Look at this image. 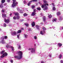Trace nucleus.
Instances as JSON below:
<instances>
[{"label":"nucleus","instance_id":"obj_1","mask_svg":"<svg viewBox=\"0 0 63 63\" xmlns=\"http://www.w3.org/2000/svg\"><path fill=\"white\" fill-rule=\"evenodd\" d=\"M17 53L18 55V56H15V58H17V59H18V60H20L22 58L23 53H22V51H20L17 52Z\"/></svg>","mask_w":63,"mask_h":63},{"label":"nucleus","instance_id":"obj_2","mask_svg":"<svg viewBox=\"0 0 63 63\" xmlns=\"http://www.w3.org/2000/svg\"><path fill=\"white\" fill-rule=\"evenodd\" d=\"M12 1H13V4L12 5V7H15L17 4H18V2L16 1V0H12Z\"/></svg>","mask_w":63,"mask_h":63},{"label":"nucleus","instance_id":"obj_3","mask_svg":"<svg viewBox=\"0 0 63 63\" xmlns=\"http://www.w3.org/2000/svg\"><path fill=\"white\" fill-rule=\"evenodd\" d=\"M36 9L33 10V12H32V14H31V16H34L36 14Z\"/></svg>","mask_w":63,"mask_h":63},{"label":"nucleus","instance_id":"obj_4","mask_svg":"<svg viewBox=\"0 0 63 63\" xmlns=\"http://www.w3.org/2000/svg\"><path fill=\"white\" fill-rule=\"evenodd\" d=\"M45 33H46V32L44 30H43V31H40V34H41V35H44V34Z\"/></svg>","mask_w":63,"mask_h":63},{"label":"nucleus","instance_id":"obj_5","mask_svg":"<svg viewBox=\"0 0 63 63\" xmlns=\"http://www.w3.org/2000/svg\"><path fill=\"white\" fill-rule=\"evenodd\" d=\"M4 22L6 23H9V20L8 19H6V18H4Z\"/></svg>","mask_w":63,"mask_h":63},{"label":"nucleus","instance_id":"obj_6","mask_svg":"<svg viewBox=\"0 0 63 63\" xmlns=\"http://www.w3.org/2000/svg\"><path fill=\"white\" fill-rule=\"evenodd\" d=\"M17 34L16 32V31H14L11 33V35L13 36H16Z\"/></svg>","mask_w":63,"mask_h":63},{"label":"nucleus","instance_id":"obj_7","mask_svg":"<svg viewBox=\"0 0 63 63\" xmlns=\"http://www.w3.org/2000/svg\"><path fill=\"white\" fill-rule=\"evenodd\" d=\"M47 6H48V4H44V5H42L41 6V7L42 8H44V7H45H45H46V6H47Z\"/></svg>","mask_w":63,"mask_h":63},{"label":"nucleus","instance_id":"obj_8","mask_svg":"<svg viewBox=\"0 0 63 63\" xmlns=\"http://www.w3.org/2000/svg\"><path fill=\"white\" fill-rule=\"evenodd\" d=\"M32 25L33 27H34V26H35V22L34 21L32 23Z\"/></svg>","mask_w":63,"mask_h":63},{"label":"nucleus","instance_id":"obj_9","mask_svg":"<svg viewBox=\"0 0 63 63\" xmlns=\"http://www.w3.org/2000/svg\"><path fill=\"white\" fill-rule=\"evenodd\" d=\"M35 50L34 48H32V50L31 51V53H35Z\"/></svg>","mask_w":63,"mask_h":63},{"label":"nucleus","instance_id":"obj_10","mask_svg":"<svg viewBox=\"0 0 63 63\" xmlns=\"http://www.w3.org/2000/svg\"><path fill=\"white\" fill-rule=\"evenodd\" d=\"M2 17H6V16H7L5 14H2Z\"/></svg>","mask_w":63,"mask_h":63},{"label":"nucleus","instance_id":"obj_11","mask_svg":"<svg viewBox=\"0 0 63 63\" xmlns=\"http://www.w3.org/2000/svg\"><path fill=\"white\" fill-rule=\"evenodd\" d=\"M3 54V55H4V56H6L8 55V53L6 52H4Z\"/></svg>","mask_w":63,"mask_h":63},{"label":"nucleus","instance_id":"obj_12","mask_svg":"<svg viewBox=\"0 0 63 63\" xmlns=\"http://www.w3.org/2000/svg\"><path fill=\"white\" fill-rule=\"evenodd\" d=\"M4 7V6L3 5V3H1L0 5V8H3Z\"/></svg>","mask_w":63,"mask_h":63},{"label":"nucleus","instance_id":"obj_13","mask_svg":"<svg viewBox=\"0 0 63 63\" xmlns=\"http://www.w3.org/2000/svg\"><path fill=\"white\" fill-rule=\"evenodd\" d=\"M57 15L58 16H59L60 15H61V13H60V12H58L57 13Z\"/></svg>","mask_w":63,"mask_h":63},{"label":"nucleus","instance_id":"obj_14","mask_svg":"<svg viewBox=\"0 0 63 63\" xmlns=\"http://www.w3.org/2000/svg\"><path fill=\"white\" fill-rule=\"evenodd\" d=\"M36 9L38 11H41V9L40 7H38L36 8Z\"/></svg>","mask_w":63,"mask_h":63},{"label":"nucleus","instance_id":"obj_15","mask_svg":"<svg viewBox=\"0 0 63 63\" xmlns=\"http://www.w3.org/2000/svg\"><path fill=\"white\" fill-rule=\"evenodd\" d=\"M21 32V30H18V31L17 32V33L18 34V33H20Z\"/></svg>","mask_w":63,"mask_h":63},{"label":"nucleus","instance_id":"obj_16","mask_svg":"<svg viewBox=\"0 0 63 63\" xmlns=\"http://www.w3.org/2000/svg\"><path fill=\"white\" fill-rule=\"evenodd\" d=\"M44 10L45 11V10H47V6L45 7L44 9Z\"/></svg>","mask_w":63,"mask_h":63},{"label":"nucleus","instance_id":"obj_17","mask_svg":"<svg viewBox=\"0 0 63 63\" xmlns=\"http://www.w3.org/2000/svg\"><path fill=\"white\" fill-rule=\"evenodd\" d=\"M11 48H12V50L14 51V47L13 46H11Z\"/></svg>","mask_w":63,"mask_h":63},{"label":"nucleus","instance_id":"obj_18","mask_svg":"<svg viewBox=\"0 0 63 63\" xmlns=\"http://www.w3.org/2000/svg\"><path fill=\"white\" fill-rule=\"evenodd\" d=\"M32 2L31 1H30L28 4V5L29 6H30V4H31V2Z\"/></svg>","mask_w":63,"mask_h":63},{"label":"nucleus","instance_id":"obj_19","mask_svg":"<svg viewBox=\"0 0 63 63\" xmlns=\"http://www.w3.org/2000/svg\"><path fill=\"white\" fill-rule=\"evenodd\" d=\"M4 57H5V56L4 55H3V54L1 56H0V58L2 59V58H4Z\"/></svg>","mask_w":63,"mask_h":63},{"label":"nucleus","instance_id":"obj_20","mask_svg":"<svg viewBox=\"0 0 63 63\" xmlns=\"http://www.w3.org/2000/svg\"><path fill=\"white\" fill-rule=\"evenodd\" d=\"M62 56V55L61 54H60L59 57V58H60V59H61Z\"/></svg>","mask_w":63,"mask_h":63},{"label":"nucleus","instance_id":"obj_21","mask_svg":"<svg viewBox=\"0 0 63 63\" xmlns=\"http://www.w3.org/2000/svg\"><path fill=\"white\" fill-rule=\"evenodd\" d=\"M58 45H59V47H61V46H62V44H61V43H58Z\"/></svg>","mask_w":63,"mask_h":63},{"label":"nucleus","instance_id":"obj_22","mask_svg":"<svg viewBox=\"0 0 63 63\" xmlns=\"http://www.w3.org/2000/svg\"><path fill=\"white\" fill-rule=\"evenodd\" d=\"M43 21H44V22H45V21H46V18L45 17H43Z\"/></svg>","mask_w":63,"mask_h":63},{"label":"nucleus","instance_id":"obj_23","mask_svg":"<svg viewBox=\"0 0 63 63\" xmlns=\"http://www.w3.org/2000/svg\"><path fill=\"white\" fill-rule=\"evenodd\" d=\"M5 51H2L1 52H0V54H3L5 52Z\"/></svg>","mask_w":63,"mask_h":63},{"label":"nucleus","instance_id":"obj_24","mask_svg":"<svg viewBox=\"0 0 63 63\" xmlns=\"http://www.w3.org/2000/svg\"><path fill=\"white\" fill-rule=\"evenodd\" d=\"M28 15V14L26 13H24V14L23 15L24 16H27V15Z\"/></svg>","mask_w":63,"mask_h":63},{"label":"nucleus","instance_id":"obj_25","mask_svg":"<svg viewBox=\"0 0 63 63\" xmlns=\"http://www.w3.org/2000/svg\"><path fill=\"white\" fill-rule=\"evenodd\" d=\"M57 20V18L54 19H53V20H52V21H53V22H54V21H56Z\"/></svg>","mask_w":63,"mask_h":63},{"label":"nucleus","instance_id":"obj_26","mask_svg":"<svg viewBox=\"0 0 63 63\" xmlns=\"http://www.w3.org/2000/svg\"><path fill=\"white\" fill-rule=\"evenodd\" d=\"M19 18H20V17H19V16H17L16 17V19H19Z\"/></svg>","mask_w":63,"mask_h":63},{"label":"nucleus","instance_id":"obj_27","mask_svg":"<svg viewBox=\"0 0 63 63\" xmlns=\"http://www.w3.org/2000/svg\"><path fill=\"white\" fill-rule=\"evenodd\" d=\"M5 2V0H2L1 3H4Z\"/></svg>","mask_w":63,"mask_h":63},{"label":"nucleus","instance_id":"obj_28","mask_svg":"<svg viewBox=\"0 0 63 63\" xmlns=\"http://www.w3.org/2000/svg\"><path fill=\"white\" fill-rule=\"evenodd\" d=\"M4 38L5 39H8V36H4Z\"/></svg>","mask_w":63,"mask_h":63},{"label":"nucleus","instance_id":"obj_29","mask_svg":"<svg viewBox=\"0 0 63 63\" xmlns=\"http://www.w3.org/2000/svg\"><path fill=\"white\" fill-rule=\"evenodd\" d=\"M1 42L2 44H4V43H5V41H4V40H2L1 41Z\"/></svg>","mask_w":63,"mask_h":63},{"label":"nucleus","instance_id":"obj_30","mask_svg":"<svg viewBox=\"0 0 63 63\" xmlns=\"http://www.w3.org/2000/svg\"><path fill=\"white\" fill-rule=\"evenodd\" d=\"M24 35L25 36V38H27V37H28V35L26 34H24Z\"/></svg>","mask_w":63,"mask_h":63},{"label":"nucleus","instance_id":"obj_31","mask_svg":"<svg viewBox=\"0 0 63 63\" xmlns=\"http://www.w3.org/2000/svg\"><path fill=\"white\" fill-rule=\"evenodd\" d=\"M31 2H37V0H31Z\"/></svg>","mask_w":63,"mask_h":63},{"label":"nucleus","instance_id":"obj_32","mask_svg":"<svg viewBox=\"0 0 63 63\" xmlns=\"http://www.w3.org/2000/svg\"><path fill=\"white\" fill-rule=\"evenodd\" d=\"M43 1L44 3H45V4H46V3H47V1L46 0H43Z\"/></svg>","mask_w":63,"mask_h":63},{"label":"nucleus","instance_id":"obj_33","mask_svg":"<svg viewBox=\"0 0 63 63\" xmlns=\"http://www.w3.org/2000/svg\"><path fill=\"white\" fill-rule=\"evenodd\" d=\"M19 14L17 12H16V13H15V16H17Z\"/></svg>","mask_w":63,"mask_h":63},{"label":"nucleus","instance_id":"obj_34","mask_svg":"<svg viewBox=\"0 0 63 63\" xmlns=\"http://www.w3.org/2000/svg\"><path fill=\"white\" fill-rule=\"evenodd\" d=\"M48 17H49V18H51V17H52V16L51 15H48Z\"/></svg>","mask_w":63,"mask_h":63},{"label":"nucleus","instance_id":"obj_35","mask_svg":"<svg viewBox=\"0 0 63 63\" xmlns=\"http://www.w3.org/2000/svg\"><path fill=\"white\" fill-rule=\"evenodd\" d=\"M1 12H2V13H4L5 12V10H4L2 9V10Z\"/></svg>","mask_w":63,"mask_h":63},{"label":"nucleus","instance_id":"obj_36","mask_svg":"<svg viewBox=\"0 0 63 63\" xmlns=\"http://www.w3.org/2000/svg\"><path fill=\"white\" fill-rule=\"evenodd\" d=\"M34 8H35V6L34 5H32V9H34Z\"/></svg>","mask_w":63,"mask_h":63},{"label":"nucleus","instance_id":"obj_37","mask_svg":"<svg viewBox=\"0 0 63 63\" xmlns=\"http://www.w3.org/2000/svg\"><path fill=\"white\" fill-rule=\"evenodd\" d=\"M13 19H15V20L16 19V17L15 16H14L13 17Z\"/></svg>","mask_w":63,"mask_h":63},{"label":"nucleus","instance_id":"obj_38","mask_svg":"<svg viewBox=\"0 0 63 63\" xmlns=\"http://www.w3.org/2000/svg\"><path fill=\"white\" fill-rule=\"evenodd\" d=\"M0 39L1 40H4V38L3 37H2Z\"/></svg>","mask_w":63,"mask_h":63},{"label":"nucleus","instance_id":"obj_39","mask_svg":"<svg viewBox=\"0 0 63 63\" xmlns=\"http://www.w3.org/2000/svg\"><path fill=\"white\" fill-rule=\"evenodd\" d=\"M53 10V11H55V7H53V8H52Z\"/></svg>","mask_w":63,"mask_h":63},{"label":"nucleus","instance_id":"obj_40","mask_svg":"<svg viewBox=\"0 0 63 63\" xmlns=\"http://www.w3.org/2000/svg\"><path fill=\"white\" fill-rule=\"evenodd\" d=\"M43 27V30H46V28H45V27Z\"/></svg>","mask_w":63,"mask_h":63},{"label":"nucleus","instance_id":"obj_41","mask_svg":"<svg viewBox=\"0 0 63 63\" xmlns=\"http://www.w3.org/2000/svg\"><path fill=\"white\" fill-rule=\"evenodd\" d=\"M17 11H20V9L18 8H17Z\"/></svg>","mask_w":63,"mask_h":63},{"label":"nucleus","instance_id":"obj_42","mask_svg":"<svg viewBox=\"0 0 63 63\" xmlns=\"http://www.w3.org/2000/svg\"><path fill=\"white\" fill-rule=\"evenodd\" d=\"M25 25H26V26H28V24H26L25 23Z\"/></svg>","mask_w":63,"mask_h":63},{"label":"nucleus","instance_id":"obj_43","mask_svg":"<svg viewBox=\"0 0 63 63\" xmlns=\"http://www.w3.org/2000/svg\"><path fill=\"white\" fill-rule=\"evenodd\" d=\"M32 49H33V48H29L28 49V50H31V51Z\"/></svg>","mask_w":63,"mask_h":63},{"label":"nucleus","instance_id":"obj_44","mask_svg":"<svg viewBox=\"0 0 63 63\" xmlns=\"http://www.w3.org/2000/svg\"><path fill=\"white\" fill-rule=\"evenodd\" d=\"M32 29H30V28H29V31H32Z\"/></svg>","mask_w":63,"mask_h":63},{"label":"nucleus","instance_id":"obj_45","mask_svg":"<svg viewBox=\"0 0 63 63\" xmlns=\"http://www.w3.org/2000/svg\"><path fill=\"white\" fill-rule=\"evenodd\" d=\"M21 48V46H19L18 47V49H20Z\"/></svg>","mask_w":63,"mask_h":63},{"label":"nucleus","instance_id":"obj_46","mask_svg":"<svg viewBox=\"0 0 63 63\" xmlns=\"http://www.w3.org/2000/svg\"><path fill=\"white\" fill-rule=\"evenodd\" d=\"M6 47L7 48H8V47H9V46L8 45H7L6 46Z\"/></svg>","mask_w":63,"mask_h":63},{"label":"nucleus","instance_id":"obj_47","mask_svg":"<svg viewBox=\"0 0 63 63\" xmlns=\"http://www.w3.org/2000/svg\"><path fill=\"white\" fill-rule=\"evenodd\" d=\"M34 39H37V37H36V36H34Z\"/></svg>","mask_w":63,"mask_h":63},{"label":"nucleus","instance_id":"obj_48","mask_svg":"<svg viewBox=\"0 0 63 63\" xmlns=\"http://www.w3.org/2000/svg\"><path fill=\"white\" fill-rule=\"evenodd\" d=\"M17 38H19V34L17 35Z\"/></svg>","mask_w":63,"mask_h":63},{"label":"nucleus","instance_id":"obj_49","mask_svg":"<svg viewBox=\"0 0 63 63\" xmlns=\"http://www.w3.org/2000/svg\"><path fill=\"white\" fill-rule=\"evenodd\" d=\"M60 28L61 29V30H63V28L61 27H60Z\"/></svg>","mask_w":63,"mask_h":63},{"label":"nucleus","instance_id":"obj_50","mask_svg":"<svg viewBox=\"0 0 63 63\" xmlns=\"http://www.w3.org/2000/svg\"><path fill=\"white\" fill-rule=\"evenodd\" d=\"M23 3H24V4H26V1H25V0H24V1Z\"/></svg>","mask_w":63,"mask_h":63},{"label":"nucleus","instance_id":"obj_51","mask_svg":"<svg viewBox=\"0 0 63 63\" xmlns=\"http://www.w3.org/2000/svg\"><path fill=\"white\" fill-rule=\"evenodd\" d=\"M36 27H39V26H38V25H36Z\"/></svg>","mask_w":63,"mask_h":63},{"label":"nucleus","instance_id":"obj_52","mask_svg":"<svg viewBox=\"0 0 63 63\" xmlns=\"http://www.w3.org/2000/svg\"><path fill=\"white\" fill-rule=\"evenodd\" d=\"M10 61L11 63H13V60H11Z\"/></svg>","mask_w":63,"mask_h":63},{"label":"nucleus","instance_id":"obj_53","mask_svg":"<svg viewBox=\"0 0 63 63\" xmlns=\"http://www.w3.org/2000/svg\"><path fill=\"white\" fill-rule=\"evenodd\" d=\"M4 26L5 27H6V24L4 23Z\"/></svg>","mask_w":63,"mask_h":63},{"label":"nucleus","instance_id":"obj_54","mask_svg":"<svg viewBox=\"0 0 63 63\" xmlns=\"http://www.w3.org/2000/svg\"><path fill=\"white\" fill-rule=\"evenodd\" d=\"M52 5H53V6H55L54 4V3H52Z\"/></svg>","mask_w":63,"mask_h":63},{"label":"nucleus","instance_id":"obj_55","mask_svg":"<svg viewBox=\"0 0 63 63\" xmlns=\"http://www.w3.org/2000/svg\"><path fill=\"white\" fill-rule=\"evenodd\" d=\"M61 63H63V61H62V60L61 61Z\"/></svg>","mask_w":63,"mask_h":63},{"label":"nucleus","instance_id":"obj_56","mask_svg":"<svg viewBox=\"0 0 63 63\" xmlns=\"http://www.w3.org/2000/svg\"><path fill=\"white\" fill-rule=\"evenodd\" d=\"M20 13H22V10L20 11Z\"/></svg>","mask_w":63,"mask_h":63},{"label":"nucleus","instance_id":"obj_57","mask_svg":"<svg viewBox=\"0 0 63 63\" xmlns=\"http://www.w3.org/2000/svg\"><path fill=\"white\" fill-rule=\"evenodd\" d=\"M10 0H7L8 2H10Z\"/></svg>","mask_w":63,"mask_h":63},{"label":"nucleus","instance_id":"obj_58","mask_svg":"<svg viewBox=\"0 0 63 63\" xmlns=\"http://www.w3.org/2000/svg\"><path fill=\"white\" fill-rule=\"evenodd\" d=\"M12 15V13H10V16H11Z\"/></svg>","mask_w":63,"mask_h":63},{"label":"nucleus","instance_id":"obj_59","mask_svg":"<svg viewBox=\"0 0 63 63\" xmlns=\"http://www.w3.org/2000/svg\"><path fill=\"white\" fill-rule=\"evenodd\" d=\"M21 30H24V29H23V28H21Z\"/></svg>","mask_w":63,"mask_h":63},{"label":"nucleus","instance_id":"obj_60","mask_svg":"<svg viewBox=\"0 0 63 63\" xmlns=\"http://www.w3.org/2000/svg\"><path fill=\"white\" fill-rule=\"evenodd\" d=\"M49 56L50 57H51V55H49Z\"/></svg>","mask_w":63,"mask_h":63},{"label":"nucleus","instance_id":"obj_61","mask_svg":"<svg viewBox=\"0 0 63 63\" xmlns=\"http://www.w3.org/2000/svg\"><path fill=\"white\" fill-rule=\"evenodd\" d=\"M37 29H39V27H37Z\"/></svg>","mask_w":63,"mask_h":63},{"label":"nucleus","instance_id":"obj_62","mask_svg":"<svg viewBox=\"0 0 63 63\" xmlns=\"http://www.w3.org/2000/svg\"><path fill=\"white\" fill-rule=\"evenodd\" d=\"M41 63H44V62H41Z\"/></svg>","mask_w":63,"mask_h":63},{"label":"nucleus","instance_id":"obj_63","mask_svg":"<svg viewBox=\"0 0 63 63\" xmlns=\"http://www.w3.org/2000/svg\"><path fill=\"white\" fill-rule=\"evenodd\" d=\"M7 5V4H6V3H5L4 4V5Z\"/></svg>","mask_w":63,"mask_h":63},{"label":"nucleus","instance_id":"obj_64","mask_svg":"<svg viewBox=\"0 0 63 63\" xmlns=\"http://www.w3.org/2000/svg\"><path fill=\"white\" fill-rule=\"evenodd\" d=\"M36 46V44H34V46Z\"/></svg>","mask_w":63,"mask_h":63}]
</instances>
